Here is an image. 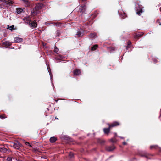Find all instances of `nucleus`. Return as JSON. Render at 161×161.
<instances>
[{
  "instance_id": "obj_15",
  "label": "nucleus",
  "mask_w": 161,
  "mask_h": 161,
  "mask_svg": "<svg viewBox=\"0 0 161 161\" xmlns=\"http://www.w3.org/2000/svg\"><path fill=\"white\" fill-rule=\"evenodd\" d=\"M96 36V34L95 33H91L89 35V37L91 38H92Z\"/></svg>"
},
{
  "instance_id": "obj_7",
  "label": "nucleus",
  "mask_w": 161,
  "mask_h": 161,
  "mask_svg": "<svg viewBox=\"0 0 161 161\" xmlns=\"http://www.w3.org/2000/svg\"><path fill=\"white\" fill-rule=\"evenodd\" d=\"M23 40V39L22 38L19 37H15L14 40V42L20 43Z\"/></svg>"
},
{
  "instance_id": "obj_16",
  "label": "nucleus",
  "mask_w": 161,
  "mask_h": 161,
  "mask_svg": "<svg viewBox=\"0 0 161 161\" xmlns=\"http://www.w3.org/2000/svg\"><path fill=\"white\" fill-rule=\"evenodd\" d=\"M4 44L6 46H9L11 45V43L9 41H6L5 42Z\"/></svg>"
},
{
  "instance_id": "obj_13",
  "label": "nucleus",
  "mask_w": 161,
  "mask_h": 161,
  "mask_svg": "<svg viewBox=\"0 0 161 161\" xmlns=\"http://www.w3.org/2000/svg\"><path fill=\"white\" fill-rule=\"evenodd\" d=\"M3 1L5 2V3L7 4L10 5L13 3L11 0H4Z\"/></svg>"
},
{
  "instance_id": "obj_37",
  "label": "nucleus",
  "mask_w": 161,
  "mask_h": 161,
  "mask_svg": "<svg viewBox=\"0 0 161 161\" xmlns=\"http://www.w3.org/2000/svg\"><path fill=\"white\" fill-rule=\"evenodd\" d=\"M114 134H115V136H117V134L116 133H114Z\"/></svg>"
},
{
  "instance_id": "obj_4",
  "label": "nucleus",
  "mask_w": 161,
  "mask_h": 161,
  "mask_svg": "<svg viewBox=\"0 0 161 161\" xmlns=\"http://www.w3.org/2000/svg\"><path fill=\"white\" fill-rule=\"evenodd\" d=\"M135 6L137 14L140 15L143 12L142 6L138 3H136L135 4Z\"/></svg>"
},
{
  "instance_id": "obj_30",
  "label": "nucleus",
  "mask_w": 161,
  "mask_h": 161,
  "mask_svg": "<svg viewBox=\"0 0 161 161\" xmlns=\"http://www.w3.org/2000/svg\"><path fill=\"white\" fill-rule=\"evenodd\" d=\"M153 61L154 63H156L157 62V60L155 59H153Z\"/></svg>"
},
{
  "instance_id": "obj_31",
  "label": "nucleus",
  "mask_w": 161,
  "mask_h": 161,
  "mask_svg": "<svg viewBox=\"0 0 161 161\" xmlns=\"http://www.w3.org/2000/svg\"><path fill=\"white\" fill-rule=\"evenodd\" d=\"M0 118L2 119H4L6 118V117H4L3 116H0Z\"/></svg>"
},
{
  "instance_id": "obj_2",
  "label": "nucleus",
  "mask_w": 161,
  "mask_h": 161,
  "mask_svg": "<svg viewBox=\"0 0 161 161\" xmlns=\"http://www.w3.org/2000/svg\"><path fill=\"white\" fill-rule=\"evenodd\" d=\"M42 4H38L36 5L33 9V11L31 12V14L32 15L35 16L39 14V10L42 8Z\"/></svg>"
},
{
  "instance_id": "obj_41",
  "label": "nucleus",
  "mask_w": 161,
  "mask_h": 161,
  "mask_svg": "<svg viewBox=\"0 0 161 161\" xmlns=\"http://www.w3.org/2000/svg\"><path fill=\"white\" fill-rule=\"evenodd\" d=\"M34 149V150H35V151L36 150V148H35Z\"/></svg>"
},
{
  "instance_id": "obj_36",
  "label": "nucleus",
  "mask_w": 161,
  "mask_h": 161,
  "mask_svg": "<svg viewBox=\"0 0 161 161\" xmlns=\"http://www.w3.org/2000/svg\"><path fill=\"white\" fill-rule=\"evenodd\" d=\"M119 137H120V138L121 139H124V137H121V136H119Z\"/></svg>"
},
{
  "instance_id": "obj_40",
  "label": "nucleus",
  "mask_w": 161,
  "mask_h": 161,
  "mask_svg": "<svg viewBox=\"0 0 161 161\" xmlns=\"http://www.w3.org/2000/svg\"><path fill=\"white\" fill-rule=\"evenodd\" d=\"M60 58H62V57H61V56H60Z\"/></svg>"
},
{
  "instance_id": "obj_20",
  "label": "nucleus",
  "mask_w": 161,
  "mask_h": 161,
  "mask_svg": "<svg viewBox=\"0 0 161 161\" xmlns=\"http://www.w3.org/2000/svg\"><path fill=\"white\" fill-rule=\"evenodd\" d=\"M142 35V34H138L135 36H134V38H138L141 37Z\"/></svg>"
},
{
  "instance_id": "obj_3",
  "label": "nucleus",
  "mask_w": 161,
  "mask_h": 161,
  "mask_svg": "<svg viewBox=\"0 0 161 161\" xmlns=\"http://www.w3.org/2000/svg\"><path fill=\"white\" fill-rule=\"evenodd\" d=\"M24 22L25 24L30 25L32 29L35 28L37 26V24L35 21L31 22V21L28 18H27Z\"/></svg>"
},
{
  "instance_id": "obj_12",
  "label": "nucleus",
  "mask_w": 161,
  "mask_h": 161,
  "mask_svg": "<svg viewBox=\"0 0 161 161\" xmlns=\"http://www.w3.org/2000/svg\"><path fill=\"white\" fill-rule=\"evenodd\" d=\"M57 140V138L54 137H51L50 139V141L51 143H54Z\"/></svg>"
},
{
  "instance_id": "obj_11",
  "label": "nucleus",
  "mask_w": 161,
  "mask_h": 161,
  "mask_svg": "<svg viewBox=\"0 0 161 161\" xmlns=\"http://www.w3.org/2000/svg\"><path fill=\"white\" fill-rule=\"evenodd\" d=\"M23 11V9L19 8L16 9V12L17 14H21Z\"/></svg>"
},
{
  "instance_id": "obj_18",
  "label": "nucleus",
  "mask_w": 161,
  "mask_h": 161,
  "mask_svg": "<svg viewBox=\"0 0 161 161\" xmlns=\"http://www.w3.org/2000/svg\"><path fill=\"white\" fill-rule=\"evenodd\" d=\"M7 27H8V28H7L8 29L10 30H12L14 29V25H13L11 26H9V25H8L7 26Z\"/></svg>"
},
{
  "instance_id": "obj_32",
  "label": "nucleus",
  "mask_w": 161,
  "mask_h": 161,
  "mask_svg": "<svg viewBox=\"0 0 161 161\" xmlns=\"http://www.w3.org/2000/svg\"><path fill=\"white\" fill-rule=\"evenodd\" d=\"M99 142L101 144H103L104 142V141L102 140Z\"/></svg>"
},
{
  "instance_id": "obj_33",
  "label": "nucleus",
  "mask_w": 161,
  "mask_h": 161,
  "mask_svg": "<svg viewBox=\"0 0 161 161\" xmlns=\"http://www.w3.org/2000/svg\"><path fill=\"white\" fill-rule=\"evenodd\" d=\"M155 146H154V145H153V146H151L150 147V148L151 149H152L153 148H154L155 147Z\"/></svg>"
},
{
  "instance_id": "obj_27",
  "label": "nucleus",
  "mask_w": 161,
  "mask_h": 161,
  "mask_svg": "<svg viewBox=\"0 0 161 161\" xmlns=\"http://www.w3.org/2000/svg\"><path fill=\"white\" fill-rule=\"evenodd\" d=\"M54 51L55 52L57 53L58 51V49L57 47L54 48Z\"/></svg>"
},
{
  "instance_id": "obj_1",
  "label": "nucleus",
  "mask_w": 161,
  "mask_h": 161,
  "mask_svg": "<svg viewBox=\"0 0 161 161\" xmlns=\"http://www.w3.org/2000/svg\"><path fill=\"white\" fill-rule=\"evenodd\" d=\"M10 146L14 149L19 150L22 145L18 141H15L14 142H10Z\"/></svg>"
},
{
  "instance_id": "obj_43",
  "label": "nucleus",
  "mask_w": 161,
  "mask_h": 161,
  "mask_svg": "<svg viewBox=\"0 0 161 161\" xmlns=\"http://www.w3.org/2000/svg\"><path fill=\"white\" fill-rule=\"evenodd\" d=\"M123 15H125V14H123Z\"/></svg>"
},
{
  "instance_id": "obj_26",
  "label": "nucleus",
  "mask_w": 161,
  "mask_h": 161,
  "mask_svg": "<svg viewBox=\"0 0 161 161\" xmlns=\"http://www.w3.org/2000/svg\"><path fill=\"white\" fill-rule=\"evenodd\" d=\"M73 154L72 153H70L69 156L70 157V158H72L73 157Z\"/></svg>"
},
{
  "instance_id": "obj_39",
  "label": "nucleus",
  "mask_w": 161,
  "mask_h": 161,
  "mask_svg": "<svg viewBox=\"0 0 161 161\" xmlns=\"http://www.w3.org/2000/svg\"><path fill=\"white\" fill-rule=\"evenodd\" d=\"M55 118H56V119H58V118H57L56 117Z\"/></svg>"
},
{
  "instance_id": "obj_42",
  "label": "nucleus",
  "mask_w": 161,
  "mask_h": 161,
  "mask_svg": "<svg viewBox=\"0 0 161 161\" xmlns=\"http://www.w3.org/2000/svg\"><path fill=\"white\" fill-rule=\"evenodd\" d=\"M111 48H112V49H113V47H111Z\"/></svg>"
},
{
  "instance_id": "obj_28",
  "label": "nucleus",
  "mask_w": 161,
  "mask_h": 161,
  "mask_svg": "<svg viewBox=\"0 0 161 161\" xmlns=\"http://www.w3.org/2000/svg\"><path fill=\"white\" fill-rule=\"evenodd\" d=\"M131 43V42H130V41H129L128 42V46H126V48H127L128 47H128V46L130 45Z\"/></svg>"
},
{
  "instance_id": "obj_25",
  "label": "nucleus",
  "mask_w": 161,
  "mask_h": 161,
  "mask_svg": "<svg viewBox=\"0 0 161 161\" xmlns=\"http://www.w3.org/2000/svg\"><path fill=\"white\" fill-rule=\"evenodd\" d=\"M12 161V158L10 157H8L7 159H6V161Z\"/></svg>"
},
{
  "instance_id": "obj_34",
  "label": "nucleus",
  "mask_w": 161,
  "mask_h": 161,
  "mask_svg": "<svg viewBox=\"0 0 161 161\" xmlns=\"http://www.w3.org/2000/svg\"><path fill=\"white\" fill-rule=\"evenodd\" d=\"M27 18V17L26 18V17H25L24 18H23L22 19V20L23 21H24V22H25V20H26V19Z\"/></svg>"
},
{
  "instance_id": "obj_8",
  "label": "nucleus",
  "mask_w": 161,
  "mask_h": 161,
  "mask_svg": "<svg viewBox=\"0 0 161 161\" xmlns=\"http://www.w3.org/2000/svg\"><path fill=\"white\" fill-rule=\"evenodd\" d=\"M108 126H109V127H112L118 126L119 125V124L118 122L115 121L113 122L111 125L109 124H108Z\"/></svg>"
},
{
  "instance_id": "obj_14",
  "label": "nucleus",
  "mask_w": 161,
  "mask_h": 161,
  "mask_svg": "<svg viewBox=\"0 0 161 161\" xmlns=\"http://www.w3.org/2000/svg\"><path fill=\"white\" fill-rule=\"evenodd\" d=\"M80 73V71L79 70L76 69L74 71V74L76 75H78Z\"/></svg>"
},
{
  "instance_id": "obj_19",
  "label": "nucleus",
  "mask_w": 161,
  "mask_h": 161,
  "mask_svg": "<svg viewBox=\"0 0 161 161\" xmlns=\"http://www.w3.org/2000/svg\"><path fill=\"white\" fill-rule=\"evenodd\" d=\"M0 150L1 151L5 152L7 150V149L4 147H0Z\"/></svg>"
},
{
  "instance_id": "obj_10",
  "label": "nucleus",
  "mask_w": 161,
  "mask_h": 161,
  "mask_svg": "<svg viewBox=\"0 0 161 161\" xmlns=\"http://www.w3.org/2000/svg\"><path fill=\"white\" fill-rule=\"evenodd\" d=\"M110 128L109 127V126L108 128H104L103 130L104 133L105 134L108 133L109 132Z\"/></svg>"
},
{
  "instance_id": "obj_22",
  "label": "nucleus",
  "mask_w": 161,
  "mask_h": 161,
  "mask_svg": "<svg viewBox=\"0 0 161 161\" xmlns=\"http://www.w3.org/2000/svg\"><path fill=\"white\" fill-rule=\"evenodd\" d=\"M47 68L48 71V72L49 73V75H50V77L51 80H52V74H51V73H50V72L49 71V68H48V66H47Z\"/></svg>"
},
{
  "instance_id": "obj_35",
  "label": "nucleus",
  "mask_w": 161,
  "mask_h": 161,
  "mask_svg": "<svg viewBox=\"0 0 161 161\" xmlns=\"http://www.w3.org/2000/svg\"><path fill=\"white\" fill-rule=\"evenodd\" d=\"M123 144L124 145H126L127 144V143L126 142H123Z\"/></svg>"
},
{
  "instance_id": "obj_23",
  "label": "nucleus",
  "mask_w": 161,
  "mask_h": 161,
  "mask_svg": "<svg viewBox=\"0 0 161 161\" xmlns=\"http://www.w3.org/2000/svg\"><path fill=\"white\" fill-rule=\"evenodd\" d=\"M77 34L79 37H80L82 36L83 35V33L80 31H78Z\"/></svg>"
},
{
  "instance_id": "obj_44",
  "label": "nucleus",
  "mask_w": 161,
  "mask_h": 161,
  "mask_svg": "<svg viewBox=\"0 0 161 161\" xmlns=\"http://www.w3.org/2000/svg\"><path fill=\"white\" fill-rule=\"evenodd\" d=\"M16 161H17V160H16Z\"/></svg>"
},
{
  "instance_id": "obj_21",
  "label": "nucleus",
  "mask_w": 161,
  "mask_h": 161,
  "mask_svg": "<svg viewBox=\"0 0 161 161\" xmlns=\"http://www.w3.org/2000/svg\"><path fill=\"white\" fill-rule=\"evenodd\" d=\"M110 141L112 143L116 142L117 141V140L115 138H111L110 139Z\"/></svg>"
},
{
  "instance_id": "obj_29",
  "label": "nucleus",
  "mask_w": 161,
  "mask_h": 161,
  "mask_svg": "<svg viewBox=\"0 0 161 161\" xmlns=\"http://www.w3.org/2000/svg\"><path fill=\"white\" fill-rule=\"evenodd\" d=\"M147 153H144V155H141L142 156L145 157H147Z\"/></svg>"
},
{
  "instance_id": "obj_38",
  "label": "nucleus",
  "mask_w": 161,
  "mask_h": 161,
  "mask_svg": "<svg viewBox=\"0 0 161 161\" xmlns=\"http://www.w3.org/2000/svg\"><path fill=\"white\" fill-rule=\"evenodd\" d=\"M4 0H0V1L3 2Z\"/></svg>"
},
{
  "instance_id": "obj_24",
  "label": "nucleus",
  "mask_w": 161,
  "mask_h": 161,
  "mask_svg": "<svg viewBox=\"0 0 161 161\" xmlns=\"http://www.w3.org/2000/svg\"><path fill=\"white\" fill-rule=\"evenodd\" d=\"M25 144L26 145L28 146L31 147H32V145H31L28 142H25Z\"/></svg>"
},
{
  "instance_id": "obj_6",
  "label": "nucleus",
  "mask_w": 161,
  "mask_h": 161,
  "mask_svg": "<svg viewBox=\"0 0 161 161\" xmlns=\"http://www.w3.org/2000/svg\"><path fill=\"white\" fill-rule=\"evenodd\" d=\"M115 148V147L114 145L107 146L106 147V149L108 151H111Z\"/></svg>"
},
{
  "instance_id": "obj_17",
  "label": "nucleus",
  "mask_w": 161,
  "mask_h": 161,
  "mask_svg": "<svg viewBox=\"0 0 161 161\" xmlns=\"http://www.w3.org/2000/svg\"><path fill=\"white\" fill-rule=\"evenodd\" d=\"M98 45H95L91 48V50L92 51L95 50L96 49V48L97 47Z\"/></svg>"
},
{
  "instance_id": "obj_5",
  "label": "nucleus",
  "mask_w": 161,
  "mask_h": 161,
  "mask_svg": "<svg viewBox=\"0 0 161 161\" xmlns=\"http://www.w3.org/2000/svg\"><path fill=\"white\" fill-rule=\"evenodd\" d=\"M86 7L85 5L81 6L80 7L79 11L80 12L82 13H85L86 11Z\"/></svg>"
},
{
  "instance_id": "obj_9",
  "label": "nucleus",
  "mask_w": 161,
  "mask_h": 161,
  "mask_svg": "<svg viewBox=\"0 0 161 161\" xmlns=\"http://www.w3.org/2000/svg\"><path fill=\"white\" fill-rule=\"evenodd\" d=\"M25 4L26 7H29L30 6V2L27 0H22Z\"/></svg>"
}]
</instances>
